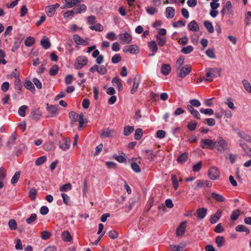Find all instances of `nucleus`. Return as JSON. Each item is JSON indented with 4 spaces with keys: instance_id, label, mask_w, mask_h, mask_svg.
I'll use <instances>...</instances> for the list:
<instances>
[{
    "instance_id": "f257e3e1",
    "label": "nucleus",
    "mask_w": 251,
    "mask_h": 251,
    "mask_svg": "<svg viewBox=\"0 0 251 251\" xmlns=\"http://www.w3.org/2000/svg\"><path fill=\"white\" fill-rule=\"evenodd\" d=\"M227 142L222 137H219L214 142L213 150L218 154H221L228 150Z\"/></svg>"
},
{
    "instance_id": "f03ea898",
    "label": "nucleus",
    "mask_w": 251,
    "mask_h": 251,
    "mask_svg": "<svg viewBox=\"0 0 251 251\" xmlns=\"http://www.w3.org/2000/svg\"><path fill=\"white\" fill-rule=\"evenodd\" d=\"M205 81L211 82L213 79L220 75V70L216 68H208L206 69Z\"/></svg>"
},
{
    "instance_id": "7ed1b4c3",
    "label": "nucleus",
    "mask_w": 251,
    "mask_h": 251,
    "mask_svg": "<svg viewBox=\"0 0 251 251\" xmlns=\"http://www.w3.org/2000/svg\"><path fill=\"white\" fill-rule=\"evenodd\" d=\"M88 62L87 58L85 56H78L74 64L75 68L76 69L79 70L86 65Z\"/></svg>"
},
{
    "instance_id": "20e7f679",
    "label": "nucleus",
    "mask_w": 251,
    "mask_h": 251,
    "mask_svg": "<svg viewBox=\"0 0 251 251\" xmlns=\"http://www.w3.org/2000/svg\"><path fill=\"white\" fill-rule=\"evenodd\" d=\"M215 140L203 139H201L200 143V146L202 149L213 150Z\"/></svg>"
},
{
    "instance_id": "39448f33",
    "label": "nucleus",
    "mask_w": 251,
    "mask_h": 251,
    "mask_svg": "<svg viewBox=\"0 0 251 251\" xmlns=\"http://www.w3.org/2000/svg\"><path fill=\"white\" fill-rule=\"evenodd\" d=\"M118 37L123 44H128L132 41V36L127 32L120 34Z\"/></svg>"
},
{
    "instance_id": "423d86ee",
    "label": "nucleus",
    "mask_w": 251,
    "mask_h": 251,
    "mask_svg": "<svg viewBox=\"0 0 251 251\" xmlns=\"http://www.w3.org/2000/svg\"><path fill=\"white\" fill-rule=\"evenodd\" d=\"M220 171L215 167H211L208 171V176L212 180L217 179L220 176Z\"/></svg>"
},
{
    "instance_id": "0eeeda50",
    "label": "nucleus",
    "mask_w": 251,
    "mask_h": 251,
    "mask_svg": "<svg viewBox=\"0 0 251 251\" xmlns=\"http://www.w3.org/2000/svg\"><path fill=\"white\" fill-rule=\"evenodd\" d=\"M123 51L124 52H129L131 54H136L138 52L139 49L136 45L126 46L123 49Z\"/></svg>"
},
{
    "instance_id": "6e6552de",
    "label": "nucleus",
    "mask_w": 251,
    "mask_h": 251,
    "mask_svg": "<svg viewBox=\"0 0 251 251\" xmlns=\"http://www.w3.org/2000/svg\"><path fill=\"white\" fill-rule=\"evenodd\" d=\"M187 221L182 222L178 226L176 230L177 236H182L185 233L186 228Z\"/></svg>"
},
{
    "instance_id": "1a4fd4ad",
    "label": "nucleus",
    "mask_w": 251,
    "mask_h": 251,
    "mask_svg": "<svg viewBox=\"0 0 251 251\" xmlns=\"http://www.w3.org/2000/svg\"><path fill=\"white\" fill-rule=\"evenodd\" d=\"M65 3L64 8H70L75 6L78 3L83 1V0H61Z\"/></svg>"
},
{
    "instance_id": "9d476101",
    "label": "nucleus",
    "mask_w": 251,
    "mask_h": 251,
    "mask_svg": "<svg viewBox=\"0 0 251 251\" xmlns=\"http://www.w3.org/2000/svg\"><path fill=\"white\" fill-rule=\"evenodd\" d=\"M191 71V68L189 65H185L181 67L178 74L179 77L184 78L188 75Z\"/></svg>"
},
{
    "instance_id": "9b49d317",
    "label": "nucleus",
    "mask_w": 251,
    "mask_h": 251,
    "mask_svg": "<svg viewBox=\"0 0 251 251\" xmlns=\"http://www.w3.org/2000/svg\"><path fill=\"white\" fill-rule=\"evenodd\" d=\"M222 214V211L220 209L218 210L216 213L211 216L210 222L212 224L216 223L220 219Z\"/></svg>"
},
{
    "instance_id": "f8f14e48",
    "label": "nucleus",
    "mask_w": 251,
    "mask_h": 251,
    "mask_svg": "<svg viewBox=\"0 0 251 251\" xmlns=\"http://www.w3.org/2000/svg\"><path fill=\"white\" fill-rule=\"evenodd\" d=\"M114 132V130L108 128L101 130L100 132V135L102 138H107L112 136Z\"/></svg>"
},
{
    "instance_id": "ddd939ff",
    "label": "nucleus",
    "mask_w": 251,
    "mask_h": 251,
    "mask_svg": "<svg viewBox=\"0 0 251 251\" xmlns=\"http://www.w3.org/2000/svg\"><path fill=\"white\" fill-rule=\"evenodd\" d=\"M73 40L74 42L78 45H87L88 43L86 41L83 40L80 36L77 34L73 36Z\"/></svg>"
},
{
    "instance_id": "4468645a",
    "label": "nucleus",
    "mask_w": 251,
    "mask_h": 251,
    "mask_svg": "<svg viewBox=\"0 0 251 251\" xmlns=\"http://www.w3.org/2000/svg\"><path fill=\"white\" fill-rule=\"evenodd\" d=\"M70 140L67 139H64L62 141L59 142V147L63 151L68 149L70 146Z\"/></svg>"
},
{
    "instance_id": "2eb2a0df",
    "label": "nucleus",
    "mask_w": 251,
    "mask_h": 251,
    "mask_svg": "<svg viewBox=\"0 0 251 251\" xmlns=\"http://www.w3.org/2000/svg\"><path fill=\"white\" fill-rule=\"evenodd\" d=\"M211 198L217 202H224L225 201L226 199L222 195L217 194L215 192H212L211 194Z\"/></svg>"
},
{
    "instance_id": "dca6fc26",
    "label": "nucleus",
    "mask_w": 251,
    "mask_h": 251,
    "mask_svg": "<svg viewBox=\"0 0 251 251\" xmlns=\"http://www.w3.org/2000/svg\"><path fill=\"white\" fill-rule=\"evenodd\" d=\"M196 213L198 218L203 219L207 214V209L205 208H200L197 210Z\"/></svg>"
},
{
    "instance_id": "f3484780",
    "label": "nucleus",
    "mask_w": 251,
    "mask_h": 251,
    "mask_svg": "<svg viewBox=\"0 0 251 251\" xmlns=\"http://www.w3.org/2000/svg\"><path fill=\"white\" fill-rule=\"evenodd\" d=\"M140 83V78L139 77L135 76L134 79L133 85L132 88L130 91V93L132 94H134L136 92V91L138 88V86L139 85Z\"/></svg>"
},
{
    "instance_id": "a211bd4d",
    "label": "nucleus",
    "mask_w": 251,
    "mask_h": 251,
    "mask_svg": "<svg viewBox=\"0 0 251 251\" xmlns=\"http://www.w3.org/2000/svg\"><path fill=\"white\" fill-rule=\"evenodd\" d=\"M188 28L189 30L193 31H198L200 29L197 23L195 20L190 22L188 24Z\"/></svg>"
},
{
    "instance_id": "6ab92c4d",
    "label": "nucleus",
    "mask_w": 251,
    "mask_h": 251,
    "mask_svg": "<svg viewBox=\"0 0 251 251\" xmlns=\"http://www.w3.org/2000/svg\"><path fill=\"white\" fill-rule=\"evenodd\" d=\"M165 12L166 18L172 19L175 16V9L172 7H167Z\"/></svg>"
},
{
    "instance_id": "aec40b11",
    "label": "nucleus",
    "mask_w": 251,
    "mask_h": 251,
    "mask_svg": "<svg viewBox=\"0 0 251 251\" xmlns=\"http://www.w3.org/2000/svg\"><path fill=\"white\" fill-rule=\"evenodd\" d=\"M238 135L243 140L248 142H251V137L243 131L237 132Z\"/></svg>"
},
{
    "instance_id": "412c9836",
    "label": "nucleus",
    "mask_w": 251,
    "mask_h": 251,
    "mask_svg": "<svg viewBox=\"0 0 251 251\" xmlns=\"http://www.w3.org/2000/svg\"><path fill=\"white\" fill-rule=\"evenodd\" d=\"M143 152L146 154V158L151 161H153L154 157L156 156L154 151L149 150H145Z\"/></svg>"
},
{
    "instance_id": "4be33fe9",
    "label": "nucleus",
    "mask_w": 251,
    "mask_h": 251,
    "mask_svg": "<svg viewBox=\"0 0 251 251\" xmlns=\"http://www.w3.org/2000/svg\"><path fill=\"white\" fill-rule=\"evenodd\" d=\"M74 9L75 14L81 13L84 12L86 10L87 7L84 4H81L77 5L76 7L74 8Z\"/></svg>"
},
{
    "instance_id": "5701e85b",
    "label": "nucleus",
    "mask_w": 251,
    "mask_h": 251,
    "mask_svg": "<svg viewBox=\"0 0 251 251\" xmlns=\"http://www.w3.org/2000/svg\"><path fill=\"white\" fill-rule=\"evenodd\" d=\"M25 87L30 91L32 93L35 92V87L32 82L29 80H26L24 83Z\"/></svg>"
},
{
    "instance_id": "b1692460",
    "label": "nucleus",
    "mask_w": 251,
    "mask_h": 251,
    "mask_svg": "<svg viewBox=\"0 0 251 251\" xmlns=\"http://www.w3.org/2000/svg\"><path fill=\"white\" fill-rule=\"evenodd\" d=\"M31 118L35 120H38L41 117V113L38 109L33 110L30 114Z\"/></svg>"
},
{
    "instance_id": "393cba45",
    "label": "nucleus",
    "mask_w": 251,
    "mask_h": 251,
    "mask_svg": "<svg viewBox=\"0 0 251 251\" xmlns=\"http://www.w3.org/2000/svg\"><path fill=\"white\" fill-rule=\"evenodd\" d=\"M61 238L65 242H71L72 240V237L68 231H65L62 233Z\"/></svg>"
},
{
    "instance_id": "a878e982",
    "label": "nucleus",
    "mask_w": 251,
    "mask_h": 251,
    "mask_svg": "<svg viewBox=\"0 0 251 251\" xmlns=\"http://www.w3.org/2000/svg\"><path fill=\"white\" fill-rule=\"evenodd\" d=\"M235 230L237 232H245L246 234H249L250 232V229L243 225L237 226Z\"/></svg>"
},
{
    "instance_id": "bb28decb",
    "label": "nucleus",
    "mask_w": 251,
    "mask_h": 251,
    "mask_svg": "<svg viewBox=\"0 0 251 251\" xmlns=\"http://www.w3.org/2000/svg\"><path fill=\"white\" fill-rule=\"evenodd\" d=\"M25 149V145L23 143H20L16 147L15 154L17 156H19L22 154Z\"/></svg>"
},
{
    "instance_id": "cd10ccee",
    "label": "nucleus",
    "mask_w": 251,
    "mask_h": 251,
    "mask_svg": "<svg viewBox=\"0 0 251 251\" xmlns=\"http://www.w3.org/2000/svg\"><path fill=\"white\" fill-rule=\"evenodd\" d=\"M171 70V66L169 64H163L161 67V73L165 75H168Z\"/></svg>"
},
{
    "instance_id": "c85d7f7f",
    "label": "nucleus",
    "mask_w": 251,
    "mask_h": 251,
    "mask_svg": "<svg viewBox=\"0 0 251 251\" xmlns=\"http://www.w3.org/2000/svg\"><path fill=\"white\" fill-rule=\"evenodd\" d=\"M69 116L71 121L74 122H78L80 117V114L78 115L74 111H71L69 113Z\"/></svg>"
},
{
    "instance_id": "c756f323",
    "label": "nucleus",
    "mask_w": 251,
    "mask_h": 251,
    "mask_svg": "<svg viewBox=\"0 0 251 251\" xmlns=\"http://www.w3.org/2000/svg\"><path fill=\"white\" fill-rule=\"evenodd\" d=\"M17 135L15 133H13L10 136V139L8 141H7L6 143V145L10 149H12V145H13L14 142L16 140Z\"/></svg>"
},
{
    "instance_id": "7c9ffc66",
    "label": "nucleus",
    "mask_w": 251,
    "mask_h": 251,
    "mask_svg": "<svg viewBox=\"0 0 251 251\" xmlns=\"http://www.w3.org/2000/svg\"><path fill=\"white\" fill-rule=\"evenodd\" d=\"M215 242L218 248L223 247L225 244V238L223 236H217L215 239Z\"/></svg>"
},
{
    "instance_id": "2f4dec72",
    "label": "nucleus",
    "mask_w": 251,
    "mask_h": 251,
    "mask_svg": "<svg viewBox=\"0 0 251 251\" xmlns=\"http://www.w3.org/2000/svg\"><path fill=\"white\" fill-rule=\"evenodd\" d=\"M112 83L114 85H117V87L119 91H121L123 89V84H122L120 79L118 77H114L112 79Z\"/></svg>"
},
{
    "instance_id": "473e14b6",
    "label": "nucleus",
    "mask_w": 251,
    "mask_h": 251,
    "mask_svg": "<svg viewBox=\"0 0 251 251\" xmlns=\"http://www.w3.org/2000/svg\"><path fill=\"white\" fill-rule=\"evenodd\" d=\"M45 150L50 151L54 148V143L52 141H49L46 142L43 146Z\"/></svg>"
},
{
    "instance_id": "72a5a7b5",
    "label": "nucleus",
    "mask_w": 251,
    "mask_h": 251,
    "mask_svg": "<svg viewBox=\"0 0 251 251\" xmlns=\"http://www.w3.org/2000/svg\"><path fill=\"white\" fill-rule=\"evenodd\" d=\"M203 25L209 33H212L214 32V27L210 22L205 21L204 22Z\"/></svg>"
},
{
    "instance_id": "f704fd0d",
    "label": "nucleus",
    "mask_w": 251,
    "mask_h": 251,
    "mask_svg": "<svg viewBox=\"0 0 251 251\" xmlns=\"http://www.w3.org/2000/svg\"><path fill=\"white\" fill-rule=\"evenodd\" d=\"M134 130L133 126H125L124 128V134L125 136L129 135Z\"/></svg>"
},
{
    "instance_id": "c9c22d12",
    "label": "nucleus",
    "mask_w": 251,
    "mask_h": 251,
    "mask_svg": "<svg viewBox=\"0 0 251 251\" xmlns=\"http://www.w3.org/2000/svg\"><path fill=\"white\" fill-rule=\"evenodd\" d=\"M41 45L45 49H48L50 47V43L48 38H44L41 40Z\"/></svg>"
},
{
    "instance_id": "e433bc0d",
    "label": "nucleus",
    "mask_w": 251,
    "mask_h": 251,
    "mask_svg": "<svg viewBox=\"0 0 251 251\" xmlns=\"http://www.w3.org/2000/svg\"><path fill=\"white\" fill-rule=\"evenodd\" d=\"M84 116L83 114L81 113L80 114V117L78 121V122H79V126L78 128L79 130L81 128L84 124H86L87 123V119L86 118H84Z\"/></svg>"
},
{
    "instance_id": "4c0bfd02",
    "label": "nucleus",
    "mask_w": 251,
    "mask_h": 251,
    "mask_svg": "<svg viewBox=\"0 0 251 251\" xmlns=\"http://www.w3.org/2000/svg\"><path fill=\"white\" fill-rule=\"evenodd\" d=\"M188 159V154L187 153L184 152L182 153L180 155H179L177 159V161L179 163H183L185 162Z\"/></svg>"
},
{
    "instance_id": "58836bf2",
    "label": "nucleus",
    "mask_w": 251,
    "mask_h": 251,
    "mask_svg": "<svg viewBox=\"0 0 251 251\" xmlns=\"http://www.w3.org/2000/svg\"><path fill=\"white\" fill-rule=\"evenodd\" d=\"M156 41L159 46L163 47L166 43V38L165 37H161L159 35L156 36Z\"/></svg>"
},
{
    "instance_id": "ea45409f",
    "label": "nucleus",
    "mask_w": 251,
    "mask_h": 251,
    "mask_svg": "<svg viewBox=\"0 0 251 251\" xmlns=\"http://www.w3.org/2000/svg\"><path fill=\"white\" fill-rule=\"evenodd\" d=\"M45 11L47 15L49 17H52L55 12L54 7L51 6L46 7L45 8Z\"/></svg>"
},
{
    "instance_id": "a19ab883",
    "label": "nucleus",
    "mask_w": 251,
    "mask_h": 251,
    "mask_svg": "<svg viewBox=\"0 0 251 251\" xmlns=\"http://www.w3.org/2000/svg\"><path fill=\"white\" fill-rule=\"evenodd\" d=\"M58 106L47 104V109L50 113L52 114H56L58 111Z\"/></svg>"
},
{
    "instance_id": "79ce46f5",
    "label": "nucleus",
    "mask_w": 251,
    "mask_h": 251,
    "mask_svg": "<svg viewBox=\"0 0 251 251\" xmlns=\"http://www.w3.org/2000/svg\"><path fill=\"white\" fill-rule=\"evenodd\" d=\"M59 67L57 65H53L49 71V74L51 76H55L58 72Z\"/></svg>"
},
{
    "instance_id": "37998d69",
    "label": "nucleus",
    "mask_w": 251,
    "mask_h": 251,
    "mask_svg": "<svg viewBox=\"0 0 251 251\" xmlns=\"http://www.w3.org/2000/svg\"><path fill=\"white\" fill-rule=\"evenodd\" d=\"M72 186L71 183H68L60 186L59 190L61 192H67L72 189Z\"/></svg>"
},
{
    "instance_id": "c03bdc74",
    "label": "nucleus",
    "mask_w": 251,
    "mask_h": 251,
    "mask_svg": "<svg viewBox=\"0 0 251 251\" xmlns=\"http://www.w3.org/2000/svg\"><path fill=\"white\" fill-rule=\"evenodd\" d=\"M8 226L11 230H16L17 228V224L16 220L10 219L8 222Z\"/></svg>"
},
{
    "instance_id": "a18cd8bd",
    "label": "nucleus",
    "mask_w": 251,
    "mask_h": 251,
    "mask_svg": "<svg viewBox=\"0 0 251 251\" xmlns=\"http://www.w3.org/2000/svg\"><path fill=\"white\" fill-rule=\"evenodd\" d=\"M143 134V130L141 128H138L135 130L134 138L137 140H139L142 138Z\"/></svg>"
},
{
    "instance_id": "49530a36",
    "label": "nucleus",
    "mask_w": 251,
    "mask_h": 251,
    "mask_svg": "<svg viewBox=\"0 0 251 251\" xmlns=\"http://www.w3.org/2000/svg\"><path fill=\"white\" fill-rule=\"evenodd\" d=\"M149 47L154 52H156L157 51L158 48L154 41H151L149 43Z\"/></svg>"
},
{
    "instance_id": "de8ad7c7",
    "label": "nucleus",
    "mask_w": 251,
    "mask_h": 251,
    "mask_svg": "<svg viewBox=\"0 0 251 251\" xmlns=\"http://www.w3.org/2000/svg\"><path fill=\"white\" fill-rule=\"evenodd\" d=\"M173 186L174 188L176 190L178 187V182L176 175H172L171 176Z\"/></svg>"
},
{
    "instance_id": "09e8293b",
    "label": "nucleus",
    "mask_w": 251,
    "mask_h": 251,
    "mask_svg": "<svg viewBox=\"0 0 251 251\" xmlns=\"http://www.w3.org/2000/svg\"><path fill=\"white\" fill-rule=\"evenodd\" d=\"M90 28L93 30H95L98 31H102L103 30V26L100 23L96 24L94 25H91Z\"/></svg>"
},
{
    "instance_id": "8fccbe9b",
    "label": "nucleus",
    "mask_w": 251,
    "mask_h": 251,
    "mask_svg": "<svg viewBox=\"0 0 251 251\" xmlns=\"http://www.w3.org/2000/svg\"><path fill=\"white\" fill-rule=\"evenodd\" d=\"M35 43V39L33 37H28L25 41V44L27 47H30Z\"/></svg>"
},
{
    "instance_id": "3c124183",
    "label": "nucleus",
    "mask_w": 251,
    "mask_h": 251,
    "mask_svg": "<svg viewBox=\"0 0 251 251\" xmlns=\"http://www.w3.org/2000/svg\"><path fill=\"white\" fill-rule=\"evenodd\" d=\"M240 210L239 209H236L233 210L231 213L230 216V219L232 221L236 220L239 216Z\"/></svg>"
},
{
    "instance_id": "603ef678",
    "label": "nucleus",
    "mask_w": 251,
    "mask_h": 251,
    "mask_svg": "<svg viewBox=\"0 0 251 251\" xmlns=\"http://www.w3.org/2000/svg\"><path fill=\"white\" fill-rule=\"evenodd\" d=\"M20 172H16L14 175L13 176L11 180V183L12 184H16L19 178H20Z\"/></svg>"
},
{
    "instance_id": "864d4df0",
    "label": "nucleus",
    "mask_w": 251,
    "mask_h": 251,
    "mask_svg": "<svg viewBox=\"0 0 251 251\" xmlns=\"http://www.w3.org/2000/svg\"><path fill=\"white\" fill-rule=\"evenodd\" d=\"M194 50V48L192 46H188L186 47H184L181 49V52L184 54H188Z\"/></svg>"
},
{
    "instance_id": "5fc2aeb1",
    "label": "nucleus",
    "mask_w": 251,
    "mask_h": 251,
    "mask_svg": "<svg viewBox=\"0 0 251 251\" xmlns=\"http://www.w3.org/2000/svg\"><path fill=\"white\" fill-rule=\"evenodd\" d=\"M37 191L35 188H31L29 192V197L31 200L34 201L37 196Z\"/></svg>"
},
{
    "instance_id": "6e6d98bb",
    "label": "nucleus",
    "mask_w": 251,
    "mask_h": 251,
    "mask_svg": "<svg viewBox=\"0 0 251 251\" xmlns=\"http://www.w3.org/2000/svg\"><path fill=\"white\" fill-rule=\"evenodd\" d=\"M27 108V106L24 105L21 106L18 110V114L21 117H25V110Z\"/></svg>"
},
{
    "instance_id": "4d7b16f0",
    "label": "nucleus",
    "mask_w": 251,
    "mask_h": 251,
    "mask_svg": "<svg viewBox=\"0 0 251 251\" xmlns=\"http://www.w3.org/2000/svg\"><path fill=\"white\" fill-rule=\"evenodd\" d=\"M203 123L207 124L209 126H212L215 125L216 121L213 118H208L204 120Z\"/></svg>"
},
{
    "instance_id": "13d9d810",
    "label": "nucleus",
    "mask_w": 251,
    "mask_h": 251,
    "mask_svg": "<svg viewBox=\"0 0 251 251\" xmlns=\"http://www.w3.org/2000/svg\"><path fill=\"white\" fill-rule=\"evenodd\" d=\"M47 160L46 156H42L39 157L35 161V164L37 166H40L43 164Z\"/></svg>"
},
{
    "instance_id": "bf43d9fd",
    "label": "nucleus",
    "mask_w": 251,
    "mask_h": 251,
    "mask_svg": "<svg viewBox=\"0 0 251 251\" xmlns=\"http://www.w3.org/2000/svg\"><path fill=\"white\" fill-rule=\"evenodd\" d=\"M206 54L211 58H215L216 55L213 49H208L205 52Z\"/></svg>"
},
{
    "instance_id": "052dcab7",
    "label": "nucleus",
    "mask_w": 251,
    "mask_h": 251,
    "mask_svg": "<svg viewBox=\"0 0 251 251\" xmlns=\"http://www.w3.org/2000/svg\"><path fill=\"white\" fill-rule=\"evenodd\" d=\"M21 44V41L19 39H17L14 42V44L11 50L13 52L15 51L20 47Z\"/></svg>"
},
{
    "instance_id": "680f3d73",
    "label": "nucleus",
    "mask_w": 251,
    "mask_h": 251,
    "mask_svg": "<svg viewBox=\"0 0 251 251\" xmlns=\"http://www.w3.org/2000/svg\"><path fill=\"white\" fill-rule=\"evenodd\" d=\"M201 113L205 115H211L214 113V111L212 109H204L201 108L200 110Z\"/></svg>"
},
{
    "instance_id": "e2e57ef3",
    "label": "nucleus",
    "mask_w": 251,
    "mask_h": 251,
    "mask_svg": "<svg viewBox=\"0 0 251 251\" xmlns=\"http://www.w3.org/2000/svg\"><path fill=\"white\" fill-rule=\"evenodd\" d=\"M239 144L241 147L243 149V150H244V151L246 152V154L248 156H251V154H250V152L248 151V150L249 148L247 144L243 143L241 141H239Z\"/></svg>"
},
{
    "instance_id": "0e129e2a",
    "label": "nucleus",
    "mask_w": 251,
    "mask_h": 251,
    "mask_svg": "<svg viewBox=\"0 0 251 251\" xmlns=\"http://www.w3.org/2000/svg\"><path fill=\"white\" fill-rule=\"evenodd\" d=\"M113 158L116 160L119 163H124L125 162H126V159L122 155H118L116 154H115L113 155Z\"/></svg>"
},
{
    "instance_id": "69168bd1",
    "label": "nucleus",
    "mask_w": 251,
    "mask_h": 251,
    "mask_svg": "<svg viewBox=\"0 0 251 251\" xmlns=\"http://www.w3.org/2000/svg\"><path fill=\"white\" fill-rule=\"evenodd\" d=\"M204 180H197L195 182V186H194V189L195 190L197 189L198 188H201L204 187Z\"/></svg>"
},
{
    "instance_id": "338daca9",
    "label": "nucleus",
    "mask_w": 251,
    "mask_h": 251,
    "mask_svg": "<svg viewBox=\"0 0 251 251\" xmlns=\"http://www.w3.org/2000/svg\"><path fill=\"white\" fill-rule=\"evenodd\" d=\"M242 83L244 85L245 89L248 92L251 91V85L250 83L246 79L242 81Z\"/></svg>"
},
{
    "instance_id": "774afa93",
    "label": "nucleus",
    "mask_w": 251,
    "mask_h": 251,
    "mask_svg": "<svg viewBox=\"0 0 251 251\" xmlns=\"http://www.w3.org/2000/svg\"><path fill=\"white\" fill-rule=\"evenodd\" d=\"M131 166L133 171L135 173H140L141 172V168L137 163H132Z\"/></svg>"
}]
</instances>
